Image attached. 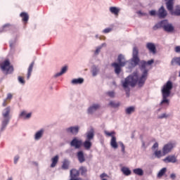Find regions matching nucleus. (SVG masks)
I'll return each mask as SVG.
<instances>
[{
    "label": "nucleus",
    "instance_id": "26",
    "mask_svg": "<svg viewBox=\"0 0 180 180\" xmlns=\"http://www.w3.org/2000/svg\"><path fill=\"white\" fill-rule=\"evenodd\" d=\"M20 117H23V119H30V117H32V112L26 114V111H22L20 114Z\"/></svg>",
    "mask_w": 180,
    "mask_h": 180
},
{
    "label": "nucleus",
    "instance_id": "11",
    "mask_svg": "<svg viewBox=\"0 0 180 180\" xmlns=\"http://www.w3.org/2000/svg\"><path fill=\"white\" fill-rule=\"evenodd\" d=\"M101 108V105L99 104H93L92 106L88 108L89 115H92L94 112H96L98 109Z\"/></svg>",
    "mask_w": 180,
    "mask_h": 180
},
{
    "label": "nucleus",
    "instance_id": "24",
    "mask_svg": "<svg viewBox=\"0 0 180 180\" xmlns=\"http://www.w3.org/2000/svg\"><path fill=\"white\" fill-rule=\"evenodd\" d=\"M164 30L165 32H167V33H171L174 30V28L172 24L167 23Z\"/></svg>",
    "mask_w": 180,
    "mask_h": 180
},
{
    "label": "nucleus",
    "instance_id": "43",
    "mask_svg": "<svg viewBox=\"0 0 180 180\" xmlns=\"http://www.w3.org/2000/svg\"><path fill=\"white\" fill-rule=\"evenodd\" d=\"M169 116V115H167V113H163L161 115H159L158 117V119H167V117H168Z\"/></svg>",
    "mask_w": 180,
    "mask_h": 180
},
{
    "label": "nucleus",
    "instance_id": "15",
    "mask_svg": "<svg viewBox=\"0 0 180 180\" xmlns=\"http://www.w3.org/2000/svg\"><path fill=\"white\" fill-rule=\"evenodd\" d=\"M121 172L125 175V176H129V175H131V170L129 169V167H122L121 168Z\"/></svg>",
    "mask_w": 180,
    "mask_h": 180
},
{
    "label": "nucleus",
    "instance_id": "20",
    "mask_svg": "<svg viewBox=\"0 0 180 180\" xmlns=\"http://www.w3.org/2000/svg\"><path fill=\"white\" fill-rule=\"evenodd\" d=\"M77 158L81 164H82V162H85V156L84 155V152L79 151L77 153Z\"/></svg>",
    "mask_w": 180,
    "mask_h": 180
},
{
    "label": "nucleus",
    "instance_id": "19",
    "mask_svg": "<svg viewBox=\"0 0 180 180\" xmlns=\"http://www.w3.org/2000/svg\"><path fill=\"white\" fill-rule=\"evenodd\" d=\"M94 137H95L94 129H91L86 133V140L91 141V140H94Z\"/></svg>",
    "mask_w": 180,
    "mask_h": 180
},
{
    "label": "nucleus",
    "instance_id": "39",
    "mask_svg": "<svg viewBox=\"0 0 180 180\" xmlns=\"http://www.w3.org/2000/svg\"><path fill=\"white\" fill-rule=\"evenodd\" d=\"M167 25H168V20H163L160 21V26L162 27L163 30H165V28L167 27Z\"/></svg>",
    "mask_w": 180,
    "mask_h": 180
},
{
    "label": "nucleus",
    "instance_id": "63",
    "mask_svg": "<svg viewBox=\"0 0 180 180\" xmlns=\"http://www.w3.org/2000/svg\"><path fill=\"white\" fill-rule=\"evenodd\" d=\"M179 77H180V72H179Z\"/></svg>",
    "mask_w": 180,
    "mask_h": 180
},
{
    "label": "nucleus",
    "instance_id": "35",
    "mask_svg": "<svg viewBox=\"0 0 180 180\" xmlns=\"http://www.w3.org/2000/svg\"><path fill=\"white\" fill-rule=\"evenodd\" d=\"M79 171L81 173V175H85L86 172H88V169L84 166L80 167Z\"/></svg>",
    "mask_w": 180,
    "mask_h": 180
},
{
    "label": "nucleus",
    "instance_id": "45",
    "mask_svg": "<svg viewBox=\"0 0 180 180\" xmlns=\"http://www.w3.org/2000/svg\"><path fill=\"white\" fill-rule=\"evenodd\" d=\"M107 95L110 96V98H115V92L114 91H108Z\"/></svg>",
    "mask_w": 180,
    "mask_h": 180
},
{
    "label": "nucleus",
    "instance_id": "7",
    "mask_svg": "<svg viewBox=\"0 0 180 180\" xmlns=\"http://www.w3.org/2000/svg\"><path fill=\"white\" fill-rule=\"evenodd\" d=\"M71 147H75V148H81L82 146V140L78 139V138L75 137L70 142Z\"/></svg>",
    "mask_w": 180,
    "mask_h": 180
},
{
    "label": "nucleus",
    "instance_id": "48",
    "mask_svg": "<svg viewBox=\"0 0 180 180\" xmlns=\"http://www.w3.org/2000/svg\"><path fill=\"white\" fill-rule=\"evenodd\" d=\"M18 81H19V82H20V84H25V79H23L22 77L19 76Z\"/></svg>",
    "mask_w": 180,
    "mask_h": 180
},
{
    "label": "nucleus",
    "instance_id": "36",
    "mask_svg": "<svg viewBox=\"0 0 180 180\" xmlns=\"http://www.w3.org/2000/svg\"><path fill=\"white\" fill-rule=\"evenodd\" d=\"M109 105L111 108H119L120 106V103H115V101H110Z\"/></svg>",
    "mask_w": 180,
    "mask_h": 180
},
{
    "label": "nucleus",
    "instance_id": "59",
    "mask_svg": "<svg viewBox=\"0 0 180 180\" xmlns=\"http://www.w3.org/2000/svg\"><path fill=\"white\" fill-rule=\"evenodd\" d=\"M6 105H8V103H6V100H4V101L3 102L2 105H3L4 107H5V106H6Z\"/></svg>",
    "mask_w": 180,
    "mask_h": 180
},
{
    "label": "nucleus",
    "instance_id": "1",
    "mask_svg": "<svg viewBox=\"0 0 180 180\" xmlns=\"http://www.w3.org/2000/svg\"><path fill=\"white\" fill-rule=\"evenodd\" d=\"M146 65L147 62H146V60H141V67L143 70L141 77H139V72H134L131 75L128 76L125 78L124 81L122 82V86L126 91L127 96H129V94L130 93V89H129V86L133 88L136 86V84H137L139 86L141 87L146 84V81H147L148 77V70L146 69Z\"/></svg>",
    "mask_w": 180,
    "mask_h": 180
},
{
    "label": "nucleus",
    "instance_id": "47",
    "mask_svg": "<svg viewBox=\"0 0 180 180\" xmlns=\"http://www.w3.org/2000/svg\"><path fill=\"white\" fill-rule=\"evenodd\" d=\"M109 176L106 173H103L100 175L101 179H103V178H108Z\"/></svg>",
    "mask_w": 180,
    "mask_h": 180
},
{
    "label": "nucleus",
    "instance_id": "28",
    "mask_svg": "<svg viewBox=\"0 0 180 180\" xmlns=\"http://www.w3.org/2000/svg\"><path fill=\"white\" fill-rule=\"evenodd\" d=\"M110 12H111V13H113V15H115V16H118L120 10L116 7H110Z\"/></svg>",
    "mask_w": 180,
    "mask_h": 180
},
{
    "label": "nucleus",
    "instance_id": "12",
    "mask_svg": "<svg viewBox=\"0 0 180 180\" xmlns=\"http://www.w3.org/2000/svg\"><path fill=\"white\" fill-rule=\"evenodd\" d=\"M163 161L167 163L172 162V164H175V162H176V157L175 155H169L166 157Z\"/></svg>",
    "mask_w": 180,
    "mask_h": 180
},
{
    "label": "nucleus",
    "instance_id": "8",
    "mask_svg": "<svg viewBox=\"0 0 180 180\" xmlns=\"http://www.w3.org/2000/svg\"><path fill=\"white\" fill-rule=\"evenodd\" d=\"M167 15H168L167 10L162 6L157 12V16H158L160 19H165V18H167Z\"/></svg>",
    "mask_w": 180,
    "mask_h": 180
},
{
    "label": "nucleus",
    "instance_id": "58",
    "mask_svg": "<svg viewBox=\"0 0 180 180\" xmlns=\"http://www.w3.org/2000/svg\"><path fill=\"white\" fill-rule=\"evenodd\" d=\"M12 98H13L12 94H8L7 95V99H12Z\"/></svg>",
    "mask_w": 180,
    "mask_h": 180
},
{
    "label": "nucleus",
    "instance_id": "55",
    "mask_svg": "<svg viewBox=\"0 0 180 180\" xmlns=\"http://www.w3.org/2000/svg\"><path fill=\"white\" fill-rule=\"evenodd\" d=\"M18 161H19V156H15L14 158V163L18 164Z\"/></svg>",
    "mask_w": 180,
    "mask_h": 180
},
{
    "label": "nucleus",
    "instance_id": "33",
    "mask_svg": "<svg viewBox=\"0 0 180 180\" xmlns=\"http://www.w3.org/2000/svg\"><path fill=\"white\" fill-rule=\"evenodd\" d=\"M165 172H167V168L163 167L160 170V172L158 174V178H162V176H164Z\"/></svg>",
    "mask_w": 180,
    "mask_h": 180
},
{
    "label": "nucleus",
    "instance_id": "31",
    "mask_svg": "<svg viewBox=\"0 0 180 180\" xmlns=\"http://www.w3.org/2000/svg\"><path fill=\"white\" fill-rule=\"evenodd\" d=\"M68 167H70V161L64 160L62 165V169H68Z\"/></svg>",
    "mask_w": 180,
    "mask_h": 180
},
{
    "label": "nucleus",
    "instance_id": "46",
    "mask_svg": "<svg viewBox=\"0 0 180 180\" xmlns=\"http://www.w3.org/2000/svg\"><path fill=\"white\" fill-rule=\"evenodd\" d=\"M102 49V47H98L96 49L94 54L96 56H98L99 54V53H101V49Z\"/></svg>",
    "mask_w": 180,
    "mask_h": 180
},
{
    "label": "nucleus",
    "instance_id": "4",
    "mask_svg": "<svg viewBox=\"0 0 180 180\" xmlns=\"http://www.w3.org/2000/svg\"><path fill=\"white\" fill-rule=\"evenodd\" d=\"M11 114V107H6L2 112V116L4 120L2 121V126L4 127L9 123V120L11 117H9V115Z\"/></svg>",
    "mask_w": 180,
    "mask_h": 180
},
{
    "label": "nucleus",
    "instance_id": "10",
    "mask_svg": "<svg viewBox=\"0 0 180 180\" xmlns=\"http://www.w3.org/2000/svg\"><path fill=\"white\" fill-rule=\"evenodd\" d=\"M146 49H148V50H149V53H152V54H155V53H157V48L155 47V44L153 43H147Z\"/></svg>",
    "mask_w": 180,
    "mask_h": 180
},
{
    "label": "nucleus",
    "instance_id": "42",
    "mask_svg": "<svg viewBox=\"0 0 180 180\" xmlns=\"http://www.w3.org/2000/svg\"><path fill=\"white\" fill-rule=\"evenodd\" d=\"M161 22H158L155 26H153V30H158V29H161Z\"/></svg>",
    "mask_w": 180,
    "mask_h": 180
},
{
    "label": "nucleus",
    "instance_id": "13",
    "mask_svg": "<svg viewBox=\"0 0 180 180\" xmlns=\"http://www.w3.org/2000/svg\"><path fill=\"white\" fill-rule=\"evenodd\" d=\"M166 7L169 12L171 13V12L174 11V0H168L166 2Z\"/></svg>",
    "mask_w": 180,
    "mask_h": 180
},
{
    "label": "nucleus",
    "instance_id": "57",
    "mask_svg": "<svg viewBox=\"0 0 180 180\" xmlns=\"http://www.w3.org/2000/svg\"><path fill=\"white\" fill-rule=\"evenodd\" d=\"M153 148H158V143H155L153 146Z\"/></svg>",
    "mask_w": 180,
    "mask_h": 180
},
{
    "label": "nucleus",
    "instance_id": "52",
    "mask_svg": "<svg viewBox=\"0 0 180 180\" xmlns=\"http://www.w3.org/2000/svg\"><path fill=\"white\" fill-rule=\"evenodd\" d=\"M120 147L122 148V153H124V148H125V147H124V144H123V142H120Z\"/></svg>",
    "mask_w": 180,
    "mask_h": 180
},
{
    "label": "nucleus",
    "instance_id": "23",
    "mask_svg": "<svg viewBox=\"0 0 180 180\" xmlns=\"http://www.w3.org/2000/svg\"><path fill=\"white\" fill-rule=\"evenodd\" d=\"M133 172L135 174V175H139V176H143L144 175V171L140 168L133 169Z\"/></svg>",
    "mask_w": 180,
    "mask_h": 180
},
{
    "label": "nucleus",
    "instance_id": "40",
    "mask_svg": "<svg viewBox=\"0 0 180 180\" xmlns=\"http://www.w3.org/2000/svg\"><path fill=\"white\" fill-rule=\"evenodd\" d=\"M155 155H156V157H157L158 158H161V157H162V155H164L162 154V153L161 152V150H156V151L155 152Z\"/></svg>",
    "mask_w": 180,
    "mask_h": 180
},
{
    "label": "nucleus",
    "instance_id": "34",
    "mask_svg": "<svg viewBox=\"0 0 180 180\" xmlns=\"http://www.w3.org/2000/svg\"><path fill=\"white\" fill-rule=\"evenodd\" d=\"M125 112L127 113V115H131V113L134 112V107L131 106L126 108Z\"/></svg>",
    "mask_w": 180,
    "mask_h": 180
},
{
    "label": "nucleus",
    "instance_id": "22",
    "mask_svg": "<svg viewBox=\"0 0 180 180\" xmlns=\"http://www.w3.org/2000/svg\"><path fill=\"white\" fill-rule=\"evenodd\" d=\"M43 134H44V129H40L38 131L34 136L35 140H40L41 137H43Z\"/></svg>",
    "mask_w": 180,
    "mask_h": 180
},
{
    "label": "nucleus",
    "instance_id": "62",
    "mask_svg": "<svg viewBox=\"0 0 180 180\" xmlns=\"http://www.w3.org/2000/svg\"><path fill=\"white\" fill-rule=\"evenodd\" d=\"M10 47H12V44H10Z\"/></svg>",
    "mask_w": 180,
    "mask_h": 180
},
{
    "label": "nucleus",
    "instance_id": "25",
    "mask_svg": "<svg viewBox=\"0 0 180 180\" xmlns=\"http://www.w3.org/2000/svg\"><path fill=\"white\" fill-rule=\"evenodd\" d=\"M83 146L85 150H91V147H92V142H91V141L86 140L84 142Z\"/></svg>",
    "mask_w": 180,
    "mask_h": 180
},
{
    "label": "nucleus",
    "instance_id": "53",
    "mask_svg": "<svg viewBox=\"0 0 180 180\" xmlns=\"http://www.w3.org/2000/svg\"><path fill=\"white\" fill-rule=\"evenodd\" d=\"M175 53H180V46H177L174 48Z\"/></svg>",
    "mask_w": 180,
    "mask_h": 180
},
{
    "label": "nucleus",
    "instance_id": "41",
    "mask_svg": "<svg viewBox=\"0 0 180 180\" xmlns=\"http://www.w3.org/2000/svg\"><path fill=\"white\" fill-rule=\"evenodd\" d=\"M99 70L96 67H94L92 70L93 77H96L98 75Z\"/></svg>",
    "mask_w": 180,
    "mask_h": 180
},
{
    "label": "nucleus",
    "instance_id": "49",
    "mask_svg": "<svg viewBox=\"0 0 180 180\" xmlns=\"http://www.w3.org/2000/svg\"><path fill=\"white\" fill-rule=\"evenodd\" d=\"M103 32V33H110V32H112V28H105Z\"/></svg>",
    "mask_w": 180,
    "mask_h": 180
},
{
    "label": "nucleus",
    "instance_id": "56",
    "mask_svg": "<svg viewBox=\"0 0 180 180\" xmlns=\"http://www.w3.org/2000/svg\"><path fill=\"white\" fill-rule=\"evenodd\" d=\"M170 178H171V179H175V178H176V175L175 174L172 173L170 175Z\"/></svg>",
    "mask_w": 180,
    "mask_h": 180
},
{
    "label": "nucleus",
    "instance_id": "17",
    "mask_svg": "<svg viewBox=\"0 0 180 180\" xmlns=\"http://www.w3.org/2000/svg\"><path fill=\"white\" fill-rule=\"evenodd\" d=\"M170 13L174 16H180V6L179 5L176 6L175 8L172 10V11Z\"/></svg>",
    "mask_w": 180,
    "mask_h": 180
},
{
    "label": "nucleus",
    "instance_id": "61",
    "mask_svg": "<svg viewBox=\"0 0 180 180\" xmlns=\"http://www.w3.org/2000/svg\"><path fill=\"white\" fill-rule=\"evenodd\" d=\"M138 13H139V15H141V11H139Z\"/></svg>",
    "mask_w": 180,
    "mask_h": 180
},
{
    "label": "nucleus",
    "instance_id": "9",
    "mask_svg": "<svg viewBox=\"0 0 180 180\" xmlns=\"http://www.w3.org/2000/svg\"><path fill=\"white\" fill-rule=\"evenodd\" d=\"M67 133H70V134H73L74 136H77L78 132L79 131V127H70L66 129Z\"/></svg>",
    "mask_w": 180,
    "mask_h": 180
},
{
    "label": "nucleus",
    "instance_id": "18",
    "mask_svg": "<svg viewBox=\"0 0 180 180\" xmlns=\"http://www.w3.org/2000/svg\"><path fill=\"white\" fill-rule=\"evenodd\" d=\"M33 67H34V61L32 62L28 68L27 76V79H29L30 78V77L32 76V72L33 71Z\"/></svg>",
    "mask_w": 180,
    "mask_h": 180
},
{
    "label": "nucleus",
    "instance_id": "6",
    "mask_svg": "<svg viewBox=\"0 0 180 180\" xmlns=\"http://www.w3.org/2000/svg\"><path fill=\"white\" fill-rule=\"evenodd\" d=\"M174 147H175V143H168L167 144H165L162 148V155H167V154L171 153Z\"/></svg>",
    "mask_w": 180,
    "mask_h": 180
},
{
    "label": "nucleus",
    "instance_id": "16",
    "mask_svg": "<svg viewBox=\"0 0 180 180\" xmlns=\"http://www.w3.org/2000/svg\"><path fill=\"white\" fill-rule=\"evenodd\" d=\"M59 157L58 155L51 158V168H54L58 164Z\"/></svg>",
    "mask_w": 180,
    "mask_h": 180
},
{
    "label": "nucleus",
    "instance_id": "38",
    "mask_svg": "<svg viewBox=\"0 0 180 180\" xmlns=\"http://www.w3.org/2000/svg\"><path fill=\"white\" fill-rule=\"evenodd\" d=\"M132 61L134 62V65H139V63H140V58L139 56H133Z\"/></svg>",
    "mask_w": 180,
    "mask_h": 180
},
{
    "label": "nucleus",
    "instance_id": "37",
    "mask_svg": "<svg viewBox=\"0 0 180 180\" xmlns=\"http://www.w3.org/2000/svg\"><path fill=\"white\" fill-rule=\"evenodd\" d=\"M132 56L133 57L139 56V49L136 46H134L133 49Z\"/></svg>",
    "mask_w": 180,
    "mask_h": 180
},
{
    "label": "nucleus",
    "instance_id": "27",
    "mask_svg": "<svg viewBox=\"0 0 180 180\" xmlns=\"http://www.w3.org/2000/svg\"><path fill=\"white\" fill-rule=\"evenodd\" d=\"M20 18L22 19V22H27L29 20V14L27 13L22 12L20 14Z\"/></svg>",
    "mask_w": 180,
    "mask_h": 180
},
{
    "label": "nucleus",
    "instance_id": "50",
    "mask_svg": "<svg viewBox=\"0 0 180 180\" xmlns=\"http://www.w3.org/2000/svg\"><path fill=\"white\" fill-rule=\"evenodd\" d=\"M150 16H155V15H157V12L154 10H152L150 11Z\"/></svg>",
    "mask_w": 180,
    "mask_h": 180
},
{
    "label": "nucleus",
    "instance_id": "29",
    "mask_svg": "<svg viewBox=\"0 0 180 180\" xmlns=\"http://www.w3.org/2000/svg\"><path fill=\"white\" fill-rule=\"evenodd\" d=\"M68 70V68L67 66H64L61 71L60 72H58L55 75V77H61V75H63V74H65L67 72V70Z\"/></svg>",
    "mask_w": 180,
    "mask_h": 180
},
{
    "label": "nucleus",
    "instance_id": "5",
    "mask_svg": "<svg viewBox=\"0 0 180 180\" xmlns=\"http://www.w3.org/2000/svg\"><path fill=\"white\" fill-rule=\"evenodd\" d=\"M0 67L1 70L6 71L8 74L13 72V66L11 65V62L8 60H6L1 63Z\"/></svg>",
    "mask_w": 180,
    "mask_h": 180
},
{
    "label": "nucleus",
    "instance_id": "14",
    "mask_svg": "<svg viewBox=\"0 0 180 180\" xmlns=\"http://www.w3.org/2000/svg\"><path fill=\"white\" fill-rule=\"evenodd\" d=\"M77 176H79V172L75 169L70 170V178L77 179Z\"/></svg>",
    "mask_w": 180,
    "mask_h": 180
},
{
    "label": "nucleus",
    "instance_id": "3",
    "mask_svg": "<svg viewBox=\"0 0 180 180\" xmlns=\"http://www.w3.org/2000/svg\"><path fill=\"white\" fill-rule=\"evenodd\" d=\"M117 63H113L111 64L112 67H114L115 68V72L117 75L120 74V71H122V68L121 67H124L126 64H127V60L124 59V56L122 54H120L117 58Z\"/></svg>",
    "mask_w": 180,
    "mask_h": 180
},
{
    "label": "nucleus",
    "instance_id": "54",
    "mask_svg": "<svg viewBox=\"0 0 180 180\" xmlns=\"http://www.w3.org/2000/svg\"><path fill=\"white\" fill-rule=\"evenodd\" d=\"M151 64H154V60L153 59L150 60H148L146 62V65H151Z\"/></svg>",
    "mask_w": 180,
    "mask_h": 180
},
{
    "label": "nucleus",
    "instance_id": "60",
    "mask_svg": "<svg viewBox=\"0 0 180 180\" xmlns=\"http://www.w3.org/2000/svg\"><path fill=\"white\" fill-rule=\"evenodd\" d=\"M142 144H143V147L146 146V143L144 142H143Z\"/></svg>",
    "mask_w": 180,
    "mask_h": 180
},
{
    "label": "nucleus",
    "instance_id": "32",
    "mask_svg": "<svg viewBox=\"0 0 180 180\" xmlns=\"http://www.w3.org/2000/svg\"><path fill=\"white\" fill-rule=\"evenodd\" d=\"M84 82V79L79 78V79H74L72 80V84L74 85H77V84H82Z\"/></svg>",
    "mask_w": 180,
    "mask_h": 180
},
{
    "label": "nucleus",
    "instance_id": "51",
    "mask_svg": "<svg viewBox=\"0 0 180 180\" xmlns=\"http://www.w3.org/2000/svg\"><path fill=\"white\" fill-rule=\"evenodd\" d=\"M105 134H106V136H109L112 137L113 134H115V131H112V132L105 131Z\"/></svg>",
    "mask_w": 180,
    "mask_h": 180
},
{
    "label": "nucleus",
    "instance_id": "21",
    "mask_svg": "<svg viewBox=\"0 0 180 180\" xmlns=\"http://www.w3.org/2000/svg\"><path fill=\"white\" fill-rule=\"evenodd\" d=\"M110 146L112 148H117L119 146L117 145V142L116 141V136H112L110 141Z\"/></svg>",
    "mask_w": 180,
    "mask_h": 180
},
{
    "label": "nucleus",
    "instance_id": "44",
    "mask_svg": "<svg viewBox=\"0 0 180 180\" xmlns=\"http://www.w3.org/2000/svg\"><path fill=\"white\" fill-rule=\"evenodd\" d=\"M6 28L7 29H10L11 28V24H6L3 26V30L4 32H6Z\"/></svg>",
    "mask_w": 180,
    "mask_h": 180
},
{
    "label": "nucleus",
    "instance_id": "30",
    "mask_svg": "<svg viewBox=\"0 0 180 180\" xmlns=\"http://www.w3.org/2000/svg\"><path fill=\"white\" fill-rule=\"evenodd\" d=\"M172 65H175V64H177L180 66V57H175L171 61Z\"/></svg>",
    "mask_w": 180,
    "mask_h": 180
},
{
    "label": "nucleus",
    "instance_id": "2",
    "mask_svg": "<svg viewBox=\"0 0 180 180\" xmlns=\"http://www.w3.org/2000/svg\"><path fill=\"white\" fill-rule=\"evenodd\" d=\"M172 82L168 81L167 83L163 86L162 89V101L160 103V105L163 103H167V105H169V100L167 99L171 95V90L172 89Z\"/></svg>",
    "mask_w": 180,
    "mask_h": 180
}]
</instances>
